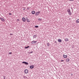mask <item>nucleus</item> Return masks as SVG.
<instances>
[{
  "mask_svg": "<svg viewBox=\"0 0 79 79\" xmlns=\"http://www.w3.org/2000/svg\"><path fill=\"white\" fill-rule=\"evenodd\" d=\"M40 11H39L38 12H36L35 15H36V16H38L40 14Z\"/></svg>",
  "mask_w": 79,
  "mask_h": 79,
  "instance_id": "f257e3e1",
  "label": "nucleus"
},
{
  "mask_svg": "<svg viewBox=\"0 0 79 79\" xmlns=\"http://www.w3.org/2000/svg\"><path fill=\"white\" fill-rule=\"evenodd\" d=\"M29 72L28 70L27 69H25L24 70V73L25 74H27V73Z\"/></svg>",
  "mask_w": 79,
  "mask_h": 79,
  "instance_id": "f03ea898",
  "label": "nucleus"
},
{
  "mask_svg": "<svg viewBox=\"0 0 79 79\" xmlns=\"http://www.w3.org/2000/svg\"><path fill=\"white\" fill-rule=\"evenodd\" d=\"M70 60V59L69 58H68L66 59V61L67 63H69V61Z\"/></svg>",
  "mask_w": 79,
  "mask_h": 79,
  "instance_id": "7ed1b4c3",
  "label": "nucleus"
},
{
  "mask_svg": "<svg viewBox=\"0 0 79 79\" xmlns=\"http://www.w3.org/2000/svg\"><path fill=\"white\" fill-rule=\"evenodd\" d=\"M31 43V44H36V43H37V41H35L34 40H33L32 41V42Z\"/></svg>",
  "mask_w": 79,
  "mask_h": 79,
  "instance_id": "20e7f679",
  "label": "nucleus"
},
{
  "mask_svg": "<svg viewBox=\"0 0 79 79\" xmlns=\"http://www.w3.org/2000/svg\"><path fill=\"white\" fill-rule=\"evenodd\" d=\"M0 19L1 20V21H5V20L4 19H3V18H0Z\"/></svg>",
  "mask_w": 79,
  "mask_h": 79,
  "instance_id": "39448f33",
  "label": "nucleus"
},
{
  "mask_svg": "<svg viewBox=\"0 0 79 79\" xmlns=\"http://www.w3.org/2000/svg\"><path fill=\"white\" fill-rule=\"evenodd\" d=\"M22 63L25 64H27V65H28V63L26 62H22Z\"/></svg>",
  "mask_w": 79,
  "mask_h": 79,
  "instance_id": "423d86ee",
  "label": "nucleus"
},
{
  "mask_svg": "<svg viewBox=\"0 0 79 79\" xmlns=\"http://www.w3.org/2000/svg\"><path fill=\"white\" fill-rule=\"evenodd\" d=\"M22 20L23 22H26V19H25V18L23 17L22 18Z\"/></svg>",
  "mask_w": 79,
  "mask_h": 79,
  "instance_id": "0eeeda50",
  "label": "nucleus"
},
{
  "mask_svg": "<svg viewBox=\"0 0 79 79\" xmlns=\"http://www.w3.org/2000/svg\"><path fill=\"white\" fill-rule=\"evenodd\" d=\"M35 12L34 10H33L31 12V13H32V15H34V14H35Z\"/></svg>",
  "mask_w": 79,
  "mask_h": 79,
  "instance_id": "6e6552de",
  "label": "nucleus"
},
{
  "mask_svg": "<svg viewBox=\"0 0 79 79\" xmlns=\"http://www.w3.org/2000/svg\"><path fill=\"white\" fill-rule=\"evenodd\" d=\"M63 56L64 58H67V57L68 56L67 55H64Z\"/></svg>",
  "mask_w": 79,
  "mask_h": 79,
  "instance_id": "1a4fd4ad",
  "label": "nucleus"
},
{
  "mask_svg": "<svg viewBox=\"0 0 79 79\" xmlns=\"http://www.w3.org/2000/svg\"><path fill=\"white\" fill-rule=\"evenodd\" d=\"M58 41H59V42H62V40L60 39H59L58 40Z\"/></svg>",
  "mask_w": 79,
  "mask_h": 79,
  "instance_id": "9d476101",
  "label": "nucleus"
},
{
  "mask_svg": "<svg viewBox=\"0 0 79 79\" xmlns=\"http://www.w3.org/2000/svg\"><path fill=\"white\" fill-rule=\"evenodd\" d=\"M26 20L27 21V22H30V20L29 19L27 18H26Z\"/></svg>",
  "mask_w": 79,
  "mask_h": 79,
  "instance_id": "9b49d317",
  "label": "nucleus"
},
{
  "mask_svg": "<svg viewBox=\"0 0 79 79\" xmlns=\"http://www.w3.org/2000/svg\"><path fill=\"white\" fill-rule=\"evenodd\" d=\"M30 68L31 69H32V68H34V66H30Z\"/></svg>",
  "mask_w": 79,
  "mask_h": 79,
  "instance_id": "f8f14e48",
  "label": "nucleus"
},
{
  "mask_svg": "<svg viewBox=\"0 0 79 79\" xmlns=\"http://www.w3.org/2000/svg\"><path fill=\"white\" fill-rule=\"evenodd\" d=\"M64 40H65V42H67V41H68V40H69L68 39L65 38V39Z\"/></svg>",
  "mask_w": 79,
  "mask_h": 79,
  "instance_id": "ddd939ff",
  "label": "nucleus"
},
{
  "mask_svg": "<svg viewBox=\"0 0 79 79\" xmlns=\"http://www.w3.org/2000/svg\"><path fill=\"white\" fill-rule=\"evenodd\" d=\"M76 23H79V19H77L76 20Z\"/></svg>",
  "mask_w": 79,
  "mask_h": 79,
  "instance_id": "4468645a",
  "label": "nucleus"
},
{
  "mask_svg": "<svg viewBox=\"0 0 79 79\" xmlns=\"http://www.w3.org/2000/svg\"><path fill=\"white\" fill-rule=\"evenodd\" d=\"M69 15H71V11L70 12H68Z\"/></svg>",
  "mask_w": 79,
  "mask_h": 79,
  "instance_id": "2eb2a0df",
  "label": "nucleus"
},
{
  "mask_svg": "<svg viewBox=\"0 0 79 79\" xmlns=\"http://www.w3.org/2000/svg\"><path fill=\"white\" fill-rule=\"evenodd\" d=\"M36 37H37L36 35H35L33 36V38H36Z\"/></svg>",
  "mask_w": 79,
  "mask_h": 79,
  "instance_id": "dca6fc26",
  "label": "nucleus"
},
{
  "mask_svg": "<svg viewBox=\"0 0 79 79\" xmlns=\"http://www.w3.org/2000/svg\"><path fill=\"white\" fill-rule=\"evenodd\" d=\"M30 47L29 46H28V47H25V49H26V48H29Z\"/></svg>",
  "mask_w": 79,
  "mask_h": 79,
  "instance_id": "f3484780",
  "label": "nucleus"
},
{
  "mask_svg": "<svg viewBox=\"0 0 79 79\" xmlns=\"http://www.w3.org/2000/svg\"><path fill=\"white\" fill-rule=\"evenodd\" d=\"M38 19L39 21H40L42 20V19Z\"/></svg>",
  "mask_w": 79,
  "mask_h": 79,
  "instance_id": "a211bd4d",
  "label": "nucleus"
},
{
  "mask_svg": "<svg viewBox=\"0 0 79 79\" xmlns=\"http://www.w3.org/2000/svg\"><path fill=\"white\" fill-rule=\"evenodd\" d=\"M68 12H69L70 11V9H68L67 10Z\"/></svg>",
  "mask_w": 79,
  "mask_h": 79,
  "instance_id": "6ab92c4d",
  "label": "nucleus"
},
{
  "mask_svg": "<svg viewBox=\"0 0 79 79\" xmlns=\"http://www.w3.org/2000/svg\"><path fill=\"white\" fill-rule=\"evenodd\" d=\"M35 27H36V28H37V27H39V26H36Z\"/></svg>",
  "mask_w": 79,
  "mask_h": 79,
  "instance_id": "aec40b11",
  "label": "nucleus"
},
{
  "mask_svg": "<svg viewBox=\"0 0 79 79\" xmlns=\"http://www.w3.org/2000/svg\"><path fill=\"white\" fill-rule=\"evenodd\" d=\"M12 53V52H9V55H11Z\"/></svg>",
  "mask_w": 79,
  "mask_h": 79,
  "instance_id": "412c9836",
  "label": "nucleus"
},
{
  "mask_svg": "<svg viewBox=\"0 0 79 79\" xmlns=\"http://www.w3.org/2000/svg\"><path fill=\"white\" fill-rule=\"evenodd\" d=\"M20 20L19 19H17V21H19Z\"/></svg>",
  "mask_w": 79,
  "mask_h": 79,
  "instance_id": "4be33fe9",
  "label": "nucleus"
},
{
  "mask_svg": "<svg viewBox=\"0 0 79 79\" xmlns=\"http://www.w3.org/2000/svg\"><path fill=\"white\" fill-rule=\"evenodd\" d=\"M10 35H13V34L10 33Z\"/></svg>",
  "mask_w": 79,
  "mask_h": 79,
  "instance_id": "5701e85b",
  "label": "nucleus"
},
{
  "mask_svg": "<svg viewBox=\"0 0 79 79\" xmlns=\"http://www.w3.org/2000/svg\"><path fill=\"white\" fill-rule=\"evenodd\" d=\"M47 45H48V46H49V43H48L47 44Z\"/></svg>",
  "mask_w": 79,
  "mask_h": 79,
  "instance_id": "b1692460",
  "label": "nucleus"
},
{
  "mask_svg": "<svg viewBox=\"0 0 79 79\" xmlns=\"http://www.w3.org/2000/svg\"><path fill=\"white\" fill-rule=\"evenodd\" d=\"M33 53V51L31 52H30L29 53Z\"/></svg>",
  "mask_w": 79,
  "mask_h": 79,
  "instance_id": "393cba45",
  "label": "nucleus"
},
{
  "mask_svg": "<svg viewBox=\"0 0 79 79\" xmlns=\"http://www.w3.org/2000/svg\"><path fill=\"white\" fill-rule=\"evenodd\" d=\"M27 10H29V8L27 7Z\"/></svg>",
  "mask_w": 79,
  "mask_h": 79,
  "instance_id": "a878e982",
  "label": "nucleus"
},
{
  "mask_svg": "<svg viewBox=\"0 0 79 79\" xmlns=\"http://www.w3.org/2000/svg\"><path fill=\"white\" fill-rule=\"evenodd\" d=\"M61 62H63V61H64V60H61V61H60Z\"/></svg>",
  "mask_w": 79,
  "mask_h": 79,
  "instance_id": "bb28decb",
  "label": "nucleus"
},
{
  "mask_svg": "<svg viewBox=\"0 0 79 79\" xmlns=\"http://www.w3.org/2000/svg\"><path fill=\"white\" fill-rule=\"evenodd\" d=\"M69 1H73L74 0H69Z\"/></svg>",
  "mask_w": 79,
  "mask_h": 79,
  "instance_id": "cd10ccee",
  "label": "nucleus"
},
{
  "mask_svg": "<svg viewBox=\"0 0 79 79\" xmlns=\"http://www.w3.org/2000/svg\"><path fill=\"white\" fill-rule=\"evenodd\" d=\"M9 15H11V13H9Z\"/></svg>",
  "mask_w": 79,
  "mask_h": 79,
  "instance_id": "c85d7f7f",
  "label": "nucleus"
},
{
  "mask_svg": "<svg viewBox=\"0 0 79 79\" xmlns=\"http://www.w3.org/2000/svg\"><path fill=\"white\" fill-rule=\"evenodd\" d=\"M23 10H24H24H25V9H23Z\"/></svg>",
  "mask_w": 79,
  "mask_h": 79,
  "instance_id": "c756f323",
  "label": "nucleus"
},
{
  "mask_svg": "<svg viewBox=\"0 0 79 79\" xmlns=\"http://www.w3.org/2000/svg\"><path fill=\"white\" fill-rule=\"evenodd\" d=\"M4 79H5V78H4Z\"/></svg>",
  "mask_w": 79,
  "mask_h": 79,
  "instance_id": "7c9ffc66",
  "label": "nucleus"
}]
</instances>
